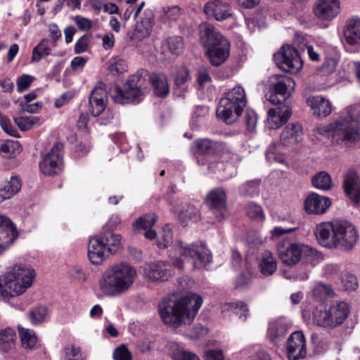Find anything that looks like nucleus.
<instances>
[{
	"label": "nucleus",
	"instance_id": "obj_1",
	"mask_svg": "<svg viewBox=\"0 0 360 360\" xmlns=\"http://www.w3.org/2000/svg\"><path fill=\"white\" fill-rule=\"evenodd\" d=\"M202 304V297L193 292L178 300L172 294L160 302L159 314L165 324L178 328L191 324Z\"/></svg>",
	"mask_w": 360,
	"mask_h": 360
},
{
	"label": "nucleus",
	"instance_id": "obj_2",
	"mask_svg": "<svg viewBox=\"0 0 360 360\" xmlns=\"http://www.w3.org/2000/svg\"><path fill=\"white\" fill-rule=\"evenodd\" d=\"M316 130L320 135L330 136L333 144L350 147L360 140L359 112L352 106L347 107L337 119Z\"/></svg>",
	"mask_w": 360,
	"mask_h": 360
},
{
	"label": "nucleus",
	"instance_id": "obj_3",
	"mask_svg": "<svg viewBox=\"0 0 360 360\" xmlns=\"http://www.w3.org/2000/svg\"><path fill=\"white\" fill-rule=\"evenodd\" d=\"M137 272L127 262H120L108 269L99 280V289L103 295L115 296L127 292L134 283Z\"/></svg>",
	"mask_w": 360,
	"mask_h": 360
},
{
	"label": "nucleus",
	"instance_id": "obj_4",
	"mask_svg": "<svg viewBox=\"0 0 360 360\" xmlns=\"http://www.w3.org/2000/svg\"><path fill=\"white\" fill-rule=\"evenodd\" d=\"M35 270L25 263H16L0 276V295L4 299L24 294L34 282Z\"/></svg>",
	"mask_w": 360,
	"mask_h": 360
},
{
	"label": "nucleus",
	"instance_id": "obj_5",
	"mask_svg": "<svg viewBox=\"0 0 360 360\" xmlns=\"http://www.w3.org/2000/svg\"><path fill=\"white\" fill-rule=\"evenodd\" d=\"M200 29L202 40H206L207 54L211 64L221 65L230 55L229 42L210 23L201 25Z\"/></svg>",
	"mask_w": 360,
	"mask_h": 360
},
{
	"label": "nucleus",
	"instance_id": "obj_6",
	"mask_svg": "<svg viewBox=\"0 0 360 360\" xmlns=\"http://www.w3.org/2000/svg\"><path fill=\"white\" fill-rule=\"evenodd\" d=\"M122 245V237L112 231L92 237L88 244V257L94 264H101L110 255L116 253Z\"/></svg>",
	"mask_w": 360,
	"mask_h": 360
},
{
	"label": "nucleus",
	"instance_id": "obj_7",
	"mask_svg": "<svg viewBox=\"0 0 360 360\" xmlns=\"http://www.w3.org/2000/svg\"><path fill=\"white\" fill-rule=\"evenodd\" d=\"M245 90L236 86L225 93L217 108V116L227 124L234 122L241 115L246 105Z\"/></svg>",
	"mask_w": 360,
	"mask_h": 360
},
{
	"label": "nucleus",
	"instance_id": "obj_8",
	"mask_svg": "<svg viewBox=\"0 0 360 360\" xmlns=\"http://www.w3.org/2000/svg\"><path fill=\"white\" fill-rule=\"evenodd\" d=\"M144 85L143 77L137 72L129 78L123 89L115 86L112 91V97L117 103H139L144 97Z\"/></svg>",
	"mask_w": 360,
	"mask_h": 360
},
{
	"label": "nucleus",
	"instance_id": "obj_9",
	"mask_svg": "<svg viewBox=\"0 0 360 360\" xmlns=\"http://www.w3.org/2000/svg\"><path fill=\"white\" fill-rule=\"evenodd\" d=\"M169 256L174 259L172 264L162 260L145 263L142 266L143 276L151 281L163 282L174 274V267L181 270L184 269L182 259L179 258L176 253Z\"/></svg>",
	"mask_w": 360,
	"mask_h": 360
},
{
	"label": "nucleus",
	"instance_id": "obj_10",
	"mask_svg": "<svg viewBox=\"0 0 360 360\" xmlns=\"http://www.w3.org/2000/svg\"><path fill=\"white\" fill-rule=\"evenodd\" d=\"M349 312V305L345 302L333 304L325 311L316 309L313 313L314 323L321 327L335 328L343 323Z\"/></svg>",
	"mask_w": 360,
	"mask_h": 360
},
{
	"label": "nucleus",
	"instance_id": "obj_11",
	"mask_svg": "<svg viewBox=\"0 0 360 360\" xmlns=\"http://www.w3.org/2000/svg\"><path fill=\"white\" fill-rule=\"evenodd\" d=\"M173 248L177 257L190 258L195 269L206 267L212 262L211 252L205 245L192 244L184 247L181 241H176Z\"/></svg>",
	"mask_w": 360,
	"mask_h": 360
},
{
	"label": "nucleus",
	"instance_id": "obj_12",
	"mask_svg": "<svg viewBox=\"0 0 360 360\" xmlns=\"http://www.w3.org/2000/svg\"><path fill=\"white\" fill-rule=\"evenodd\" d=\"M277 252L282 262L288 265L296 264L302 257H321L315 250L300 243H281Z\"/></svg>",
	"mask_w": 360,
	"mask_h": 360
},
{
	"label": "nucleus",
	"instance_id": "obj_13",
	"mask_svg": "<svg viewBox=\"0 0 360 360\" xmlns=\"http://www.w3.org/2000/svg\"><path fill=\"white\" fill-rule=\"evenodd\" d=\"M335 247L344 251L352 250L359 236L356 226L348 221H336L335 229Z\"/></svg>",
	"mask_w": 360,
	"mask_h": 360
},
{
	"label": "nucleus",
	"instance_id": "obj_14",
	"mask_svg": "<svg viewBox=\"0 0 360 360\" xmlns=\"http://www.w3.org/2000/svg\"><path fill=\"white\" fill-rule=\"evenodd\" d=\"M108 94L106 91L100 86H96L91 91L89 99V110L94 117L103 115L101 118V124H108L114 117V113L107 108Z\"/></svg>",
	"mask_w": 360,
	"mask_h": 360
},
{
	"label": "nucleus",
	"instance_id": "obj_15",
	"mask_svg": "<svg viewBox=\"0 0 360 360\" xmlns=\"http://www.w3.org/2000/svg\"><path fill=\"white\" fill-rule=\"evenodd\" d=\"M274 57L281 69L292 74L299 72L303 65L297 51L290 45L283 46Z\"/></svg>",
	"mask_w": 360,
	"mask_h": 360
},
{
	"label": "nucleus",
	"instance_id": "obj_16",
	"mask_svg": "<svg viewBox=\"0 0 360 360\" xmlns=\"http://www.w3.org/2000/svg\"><path fill=\"white\" fill-rule=\"evenodd\" d=\"M63 146L60 143H56L40 162L41 172L49 176L60 173L63 169Z\"/></svg>",
	"mask_w": 360,
	"mask_h": 360
},
{
	"label": "nucleus",
	"instance_id": "obj_17",
	"mask_svg": "<svg viewBox=\"0 0 360 360\" xmlns=\"http://www.w3.org/2000/svg\"><path fill=\"white\" fill-rule=\"evenodd\" d=\"M18 237L15 226L8 217L0 215V255L12 246Z\"/></svg>",
	"mask_w": 360,
	"mask_h": 360
},
{
	"label": "nucleus",
	"instance_id": "obj_18",
	"mask_svg": "<svg viewBox=\"0 0 360 360\" xmlns=\"http://www.w3.org/2000/svg\"><path fill=\"white\" fill-rule=\"evenodd\" d=\"M286 354L289 360H297L307 355L306 340L301 331H295L288 339Z\"/></svg>",
	"mask_w": 360,
	"mask_h": 360
},
{
	"label": "nucleus",
	"instance_id": "obj_19",
	"mask_svg": "<svg viewBox=\"0 0 360 360\" xmlns=\"http://www.w3.org/2000/svg\"><path fill=\"white\" fill-rule=\"evenodd\" d=\"M340 11V0H317L314 6V15L321 20L330 21Z\"/></svg>",
	"mask_w": 360,
	"mask_h": 360
},
{
	"label": "nucleus",
	"instance_id": "obj_20",
	"mask_svg": "<svg viewBox=\"0 0 360 360\" xmlns=\"http://www.w3.org/2000/svg\"><path fill=\"white\" fill-rule=\"evenodd\" d=\"M203 11L205 13L217 21H223L231 17L230 5L224 0H211L207 1Z\"/></svg>",
	"mask_w": 360,
	"mask_h": 360
},
{
	"label": "nucleus",
	"instance_id": "obj_21",
	"mask_svg": "<svg viewBox=\"0 0 360 360\" xmlns=\"http://www.w3.org/2000/svg\"><path fill=\"white\" fill-rule=\"evenodd\" d=\"M269 89L273 92L278 94L283 100L294 90L295 83L290 77L283 75H274L270 79Z\"/></svg>",
	"mask_w": 360,
	"mask_h": 360
},
{
	"label": "nucleus",
	"instance_id": "obj_22",
	"mask_svg": "<svg viewBox=\"0 0 360 360\" xmlns=\"http://www.w3.org/2000/svg\"><path fill=\"white\" fill-rule=\"evenodd\" d=\"M335 222H322L316 225L314 234L319 243L328 248L335 247Z\"/></svg>",
	"mask_w": 360,
	"mask_h": 360
},
{
	"label": "nucleus",
	"instance_id": "obj_23",
	"mask_svg": "<svg viewBox=\"0 0 360 360\" xmlns=\"http://www.w3.org/2000/svg\"><path fill=\"white\" fill-rule=\"evenodd\" d=\"M331 202L328 198L311 193L304 202L305 210L310 214H323L330 207Z\"/></svg>",
	"mask_w": 360,
	"mask_h": 360
},
{
	"label": "nucleus",
	"instance_id": "obj_24",
	"mask_svg": "<svg viewBox=\"0 0 360 360\" xmlns=\"http://www.w3.org/2000/svg\"><path fill=\"white\" fill-rule=\"evenodd\" d=\"M343 188L346 195L355 202L360 199V180L356 172L349 169L345 175Z\"/></svg>",
	"mask_w": 360,
	"mask_h": 360
},
{
	"label": "nucleus",
	"instance_id": "obj_25",
	"mask_svg": "<svg viewBox=\"0 0 360 360\" xmlns=\"http://www.w3.org/2000/svg\"><path fill=\"white\" fill-rule=\"evenodd\" d=\"M291 114V109L287 105L270 109L268 112V127L272 129L281 127L288 120Z\"/></svg>",
	"mask_w": 360,
	"mask_h": 360
},
{
	"label": "nucleus",
	"instance_id": "obj_26",
	"mask_svg": "<svg viewBox=\"0 0 360 360\" xmlns=\"http://www.w3.org/2000/svg\"><path fill=\"white\" fill-rule=\"evenodd\" d=\"M302 127L298 123L287 125L280 136L281 145L283 146H292L302 139Z\"/></svg>",
	"mask_w": 360,
	"mask_h": 360
},
{
	"label": "nucleus",
	"instance_id": "obj_27",
	"mask_svg": "<svg viewBox=\"0 0 360 360\" xmlns=\"http://www.w3.org/2000/svg\"><path fill=\"white\" fill-rule=\"evenodd\" d=\"M289 326L285 320L279 319L269 322L267 337L270 341L277 345L285 337Z\"/></svg>",
	"mask_w": 360,
	"mask_h": 360
},
{
	"label": "nucleus",
	"instance_id": "obj_28",
	"mask_svg": "<svg viewBox=\"0 0 360 360\" xmlns=\"http://www.w3.org/2000/svg\"><path fill=\"white\" fill-rule=\"evenodd\" d=\"M158 217L154 213L145 214L136 220L133 226L136 231H143L145 237L152 240L157 236L156 232L152 229Z\"/></svg>",
	"mask_w": 360,
	"mask_h": 360
},
{
	"label": "nucleus",
	"instance_id": "obj_29",
	"mask_svg": "<svg viewBox=\"0 0 360 360\" xmlns=\"http://www.w3.org/2000/svg\"><path fill=\"white\" fill-rule=\"evenodd\" d=\"M344 35L349 44H360V18H352L347 22Z\"/></svg>",
	"mask_w": 360,
	"mask_h": 360
},
{
	"label": "nucleus",
	"instance_id": "obj_30",
	"mask_svg": "<svg viewBox=\"0 0 360 360\" xmlns=\"http://www.w3.org/2000/svg\"><path fill=\"white\" fill-rule=\"evenodd\" d=\"M307 104L313 109L314 113L319 117L328 116L331 112L330 103L321 96L309 98Z\"/></svg>",
	"mask_w": 360,
	"mask_h": 360
},
{
	"label": "nucleus",
	"instance_id": "obj_31",
	"mask_svg": "<svg viewBox=\"0 0 360 360\" xmlns=\"http://www.w3.org/2000/svg\"><path fill=\"white\" fill-rule=\"evenodd\" d=\"M226 194L223 188L211 191L206 199L207 205L212 210H224L226 208Z\"/></svg>",
	"mask_w": 360,
	"mask_h": 360
},
{
	"label": "nucleus",
	"instance_id": "obj_32",
	"mask_svg": "<svg viewBox=\"0 0 360 360\" xmlns=\"http://www.w3.org/2000/svg\"><path fill=\"white\" fill-rule=\"evenodd\" d=\"M21 188V181L18 176H11L6 184L0 188V202L11 198Z\"/></svg>",
	"mask_w": 360,
	"mask_h": 360
},
{
	"label": "nucleus",
	"instance_id": "obj_33",
	"mask_svg": "<svg viewBox=\"0 0 360 360\" xmlns=\"http://www.w3.org/2000/svg\"><path fill=\"white\" fill-rule=\"evenodd\" d=\"M259 268L264 276L272 275L276 271V259L270 252L265 251L262 254L259 263Z\"/></svg>",
	"mask_w": 360,
	"mask_h": 360
},
{
	"label": "nucleus",
	"instance_id": "obj_34",
	"mask_svg": "<svg viewBox=\"0 0 360 360\" xmlns=\"http://www.w3.org/2000/svg\"><path fill=\"white\" fill-rule=\"evenodd\" d=\"M155 94L160 97H164L169 93V85L167 76L163 73L153 74L150 77Z\"/></svg>",
	"mask_w": 360,
	"mask_h": 360
},
{
	"label": "nucleus",
	"instance_id": "obj_35",
	"mask_svg": "<svg viewBox=\"0 0 360 360\" xmlns=\"http://www.w3.org/2000/svg\"><path fill=\"white\" fill-rule=\"evenodd\" d=\"M16 333L14 329L6 328L0 330V350L1 352H8L15 344Z\"/></svg>",
	"mask_w": 360,
	"mask_h": 360
},
{
	"label": "nucleus",
	"instance_id": "obj_36",
	"mask_svg": "<svg viewBox=\"0 0 360 360\" xmlns=\"http://www.w3.org/2000/svg\"><path fill=\"white\" fill-rule=\"evenodd\" d=\"M22 151L20 143L17 141L8 140L0 146V154L5 158H13Z\"/></svg>",
	"mask_w": 360,
	"mask_h": 360
},
{
	"label": "nucleus",
	"instance_id": "obj_37",
	"mask_svg": "<svg viewBox=\"0 0 360 360\" xmlns=\"http://www.w3.org/2000/svg\"><path fill=\"white\" fill-rule=\"evenodd\" d=\"M311 182L315 188L323 191L330 190L333 186L330 175L324 171L318 172L312 178Z\"/></svg>",
	"mask_w": 360,
	"mask_h": 360
},
{
	"label": "nucleus",
	"instance_id": "obj_38",
	"mask_svg": "<svg viewBox=\"0 0 360 360\" xmlns=\"http://www.w3.org/2000/svg\"><path fill=\"white\" fill-rule=\"evenodd\" d=\"M14 122L23 131L32 129L39 124L40 119L36 116H19L13 118Z\"/></svg>",
	"mask_w": 360,
	"mask_h": 360
},
{
	"label": "nucleus",
	"instance_id": "obj_39",
	"mask_svg": "<svg viewBox=\"0 0 360 360\" xmlns=\"http://www.w3.org/2000/svg\"><path fill=\"white\" fill-rule=\"evenodd\" d=\"M21 342L25 348L32 349L37 342V337L35 333L30 329L18 327Z\"/></svg>",
	"mask_w": 360,
	"mask_h": 360
},
{
	"label": "nucleus",
	"instance_id": "obj_40",
	"mask_svg": "<svg viewBox=\"0 0 360 360\" xmlns=\"http://www.w3.org/2000/svg\"><path fill=\"white\" fill-rule=\"evenodd\" d=\"M48 309L46 306L39 305L29 313V318L33 325H38L46 321Z\"/></svg>",
	"mask_w": 360,
	"mask_h": 360
},
{
	"label": "nucleus",
	"instance_id": "obj_41",
	"mask_svg": "<svg viewBox=\"0 0 360 360\" xmlns=\"http://www.w3.org/2000/svg\"><path fill=\"white\" fill-rule=\"evenodd\" d=\"M51 49L49 47L48 39H43L33 49L31 63H37L44 56L51 54Z\"/></svg>",
	"mask_w": 360,
	"mask_h": 360
},
{
	"label": "nucleus",
	"instance_id": "obj_42",
	"mask_svg": "<svg viewBox=\"0 0 360 360\" xmlns=\"http://www.w3.org/2000/svg\"><path fill=\"white\" fill-rule=\"evenodd\" d=\"M280 145L275 142L271 143L266 150V158L269 162H276L287 165L285 156L278 152Z\"/></svg>",
	"mask_w": 360,
	"mask_h": 360
},
{
	"label": "nucleus",
	"instance_id": "obj_43",
	"mask_svg": "<svg viewBox=\"0 0 360 360\" xmlns=\"http://www.w3.org/2000/svg\"><path fill=\"white\" fill-rule=\"evenodd\" d=\"M127 63L120 58H111L108 62V70L112 75H119L127 71Z\"/></svg>",
	"mask_w": 360,
	"mask_h": 360
},
{
	"label": "nucleus",
	"instance_id": "obj_44",
	"mask_svg": "<svg viewBox=\"0 0 360 360\" xmlns=\"http://www.w3.org/2000/svg\"><path fill=\"white\" fill-rule=\"evenodd\" d=\"M172 241V229L169 226L162 228L157 237V245L159 248H166Z\"/></svg>",
	"mask_w": 360,
	"mask_h": 360
},
{
	"label": "nucleus",
	"instance_id": "obj_45",
	"mask_svg": "<svg viewBox=\"0 0 360 360\" xmlns=\"http://www.w3.org/2000/svg\"><path fill=\"white\" fill-rule=\"evenodd\" d=\"M224 309L231 310L233 313L238 314L243 321L247 319L248 309L243 302H236L227 303L224 305Z\"/></svg>",
	"mask_w": 360,
	"mask_h": 360
},
{
	"label": "nucleus",
	"instance_id": "obj_46",
	"mask_svg": "<svg viewBox=\"0 0 360 360\" xmlns=\"http://www.w3.org/2000/svg\"><path fill=\"white\" fill-rule=\"evenodd\" d=\"M260 180H252L248 181L240 187V193L242 195L253 196L259 193Z\"/></svg>",
	"mask_w": 360,
	"mask_h": 360
},
{
	"label": "nucleus",
	"instance_id": "obj_47",
	"mask_svg": "<svg viewBox=\"0 0 360 360\" xmlns=\"http://www.w3.org/2000/svg\"><path fill=\"white\" fill-rule=\"evenodd\" d=\"M212 142L207 139L197 140L193 145V150L199 155L210 153L212 150Z\"/></svg>",
	"mask_w": 360,
	"mask_h": 360
},
{
	"label": "nucleus",
	"instance_id": "obj_48",
	"mask_svg": "<svg viewBox=\"0 0 360 360\" xmlns=\"http://www.w3.org/2000/svg\"><path fill=\"white\" fill-rule=\"evenodd\" d=\"M0 126L3 131L8 135L13 137H18L19 134L17 129L13 127L10 119L0 112Z\"/></svg>",
	"mask_w": 360,
	"mask_h": 360
},
{
	"label": "nucleus",
	"instance_id": "obj_49",
	"mask_svg": "<svg viewBox=\"0 0 360 360\" xmlns=\"http://www.w3.org/2000/svg\"><path fill=\"white\" fill-rule=\"evenodd\" d=\"M189 75V70L185 66L176 68V70L173 73L175 84L177 86H181L184 84V83L188 79Z\"/></svg>",
	"mask_w": 360,
	"mask_h": 360
},
{
	"label": "nucleus",
	"instance_id": "obj_50",
	"mask_svg": "<svg viewBox=\"0 0 360 360\" xmlns=\"http://www.w3.org/2000/svg\"><path fill=\"white\" fill-rule=\"evenodd\" d=\"M246 212L248 216L251 219L259 221H264V214L262 208L254 202H250L247 205Z\"/></svg>",
	"mask_w": 360,
	"mask_h": 360
},
{
	"label": "nucleus",
	"instance_id": "obj_51",
	"mask_svg": "<svg viewBox=\"0 0 360 360\" xmlns=\"http://www.w3.org/2000/svg\"><path fill=\"white\" fill-rule=\"evenodd\" d=\"M167 46L172 53L178 55L182 52L184 43L181 37H172L167 39Z\"/></svg>",
	"mask_w": 360,
	"mask_h": 360
},
{
	"label": "nucleus",
	"instance_id": "obj_52",
	"mask_svg": "<svg viewBox=\"0 0 360 360\" xmlns=\"http://www.w3.org/2000/svg\"><path fill=\"white\" fill-rule=\"evenodd\" d=\"M171 210L174 212H179V218L182 221L186 220V219L193 221H196L198 219V210L194 206H188L186 210H179L174 207H172Z\"/></svg>",
	"mask_w": 360,
	"mask_h": 360
},
{
	"label": "nucleus",
	"instance_id": "obj_53",
	"mask_svg": "<svg viewBox=\"0 0 360 360\" xmlns=\"http://www.w3.org/2000/svg\"><path fill=\"white\" fill-rule=\"evenodd\" d=\"M312 294L314 297L323 298L327 295L333 294V290L329 285L323 283H317L313 288Z\"/></svg>",
	"mask_w": 360,
	"mask_h": 360
},
{
	"label": "nucleus",
	"instance_id": "obj_54",
	"mask_svg": "<svg viewBox=\"0 0 360 360\" xmlns=\"http://www.w3.org/2000/svg\"><path fill=\"white\" fill-rule=\"evenodd\" d=\"M181 8L178 6H172L164 8L162 19L164 22H172L176 20L181 15Z\"/></svg>",
	"mask_w": 360,
	"mask_h": 360
},
{
	"label": "nucleus",
	"instance_id": "obj_55",
	"mask_svg": "<svg viewBox=\"0 0 360 360\" xmlns=\"http://www.w3.org/2000/svg\"><path fill=\"white\" fill-rule=\"evenodd\" d=\"M34 77L27 74H23L18 77L16 79L17 90L22 93L26 91L34 82Z\"/></svg>",
	"mask_w": 360,
	"mask_h": 360
},
{
	"label": "nucleus",
	"instance_id": "obj_56",
	"mask_svg": "<svg viewBox=\"0 0 360 360\" xmlns=\"http://www.w3.org/2000/svg\"><path fill=\"white\" fill-rule=\"evenodd\" d=\"M343 288L347 291H354L358 288L356 277L352 274H345L342 280Z\"/></svg>",
	"mask_w": 360,
	"mask_h": 360
},
{
	"label": "nucleus",
	"instance_id": "obj_57",
	"mask_svg": "<svg viewBox=\"0 0 360 360\" xmlns=\"http://www.w3.org/2000/svg\"><path fill=\"white\" fill-rule=\"evenodd\" d=\"M173 359L174 360H200L195 354L183 349H178L173 354Z\"/></svg>",
	"mask_w": 360,
	"mask_h": 360
},
{
	"label": "nucleus",
	"instance_id": "obj_58",
	"mask_svg": "<svg viewBox=\"0 0 360 360\" xmlns=\"http://www.w3.org/2000/svg\"><path fill=\"white\" fill-rule=\"evenodd\" d=\"M197 82L200 86L211 82V77L206 67L202 66L198 68Z\"/></svg>",
	"mask_w": 360,
	"mask_h": 360
},
{
	"label": "nucleus",
	"instance_id": "obj_59",
	"mask_svg": "<svg viewBox=\"0 0 360 360\" xmlns=\"http://www.w3.org/2000/svg\"><path fill=\"white\" fill-rule=\"evenodd\" d=\"M257 122V114L253 110H248L245 112V124L249 131H253Z\"/></svg>",
	"mask_w": 360,
	"mask_h": 360
},
{
	"label": "nucleus",
	"instance_id": "obj_60",
	"mask_svg": "<svg viewBox=\"0 0 360 360\" xmlns=\"http://www.w3.org/2000/svg\"><path fill=\"white\" fill-rule=\"evenodd\" d=\"M113 359L115 360H131V355L128 349L122 345L115 350Z\"/></svg>",
	"mask_w": 360,
	"mask_h": 360
},
{
	"label": "nucleus",
	"instance_id": "obj_61",
	"mask_svg": "<svg viewBox=\"0 0 360 360\" xmlns=\"http://www.w3.org/2000/svg\"><path fill=\"white\" fill-rule=\"evenodd\" d=\"M338 65V62L335 59L332 58H328L326 59L323 65L321 66L320 71L323 75H330L333 73Z\"/></svg>",
	"mask_w": 360,
	"mask_h": 360
},
{
	"label": "nucleus",
	"instance_id": "obj_62",
	"mask_svg": "<svg viewBox=\"0 0 360 360\" xmlns=\"http://www.w3.org/2000/svg\"><path fill=\"white\" fill-rule=\"evenodd\" d=\"M86 273L80 266H75L70 271V277L79 283L84 282L86 279Z\"/></svg>",
	"mask_w": 360,
	"mask_h": 360
},
{
	"label": "nucleus",
	"instance_id": "obj_63",
	"mask_svg": "<svg viewBox=\"0 0 360 360\" xmlns=\"http://www.w3.org/2000/svg\"><path fill=\"white\" fill-rule=\"evenodd\" d=\"M64 353V360H79L80 350L77 347L70 346L65 348Z\"/></svg>",
	"mask_w": 360,
	"mask_h": 360
},
{
	"label": "nucleus",
	"instance_id": "obj_64",
	"mask_svg": "<svg viewBox=\"0 0 360 360\" xmlns=\"http://www.w3.org/2000/svg\"><path fill=\"white\" fill-rule=\"evenodd\" d=\"M74 21L82 30H89L91 28V21L84 17L77 15L74 18Z\"/></svg>",
	"mask_w": 360,
	"mask_h": 360
}]
</instances>
